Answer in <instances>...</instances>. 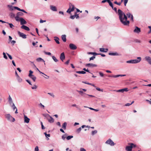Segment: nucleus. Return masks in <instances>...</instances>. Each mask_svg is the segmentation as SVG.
<instances>
[{"label":"nucleus","instance_id":"36","mask_svg":"<svg viewBox=\"0 0 151 151\" xmlns=\"http://www.w3.org/2000/svg\"><path fill=\"white\" fill-rule=\"evenodd\" d=\"M88 54L94 55H97L99 54L98 53L95 52H88Z\"/></svg>","mask_w":151,"mask_h":151},{"label":"nucleus","instance_id":"14","mask_svg":"<svg viewBox=\"0 0 151 151\" xmlns=\"http://www.w3.org/2000/svg\"><path fill=\"white\" fill-rule=\"evenodd\" d=\"M145 59L149 64L151 65V58L150 57L147 56L145 57Z\"/></svg>","mask_w":151,"mask_h":151},{"label":"nucleus","instance_id":"30","mask_svg":"<svg viewBox=\"0 0 151 151\" xmlns=\"http://www.w3.org/2000/svg\"><path fill=\"white\" fill-rule=\"evenodd\" d=\"M76 72L77 73H79V74H84L86 73V72L83 71H77Z\"/></svg>","mask_w":151,"mask_h":151},{"label":"nucleus","instance_id":"50","mask_svg":"<svg viewBox=\"0 0 151 151\" xmlns=\"http://www.w3.org/2000/svg\"><path fill=\"white\" fill-rule=\"evenodd\" d=\"M109 5L111 7L112 9H113L114 6H113V5L112 3L111 2H110L109 3Z\"/></svg>","mask_w":151,"mask_h":151},{"label":"nucleus","instance_id":"39","mask_svg":"<svg viewBox=\"0 0 151 151\" xmlns=\"http://www.w3.org/2000/svg\"><path fill=\"white\" fill-rule=\"evenodd\" d=\"M81 128L80 127L76 130V132L78 133H79L81 131Z\"/></svg>","mask_w":151,"mask_h":151},{"label":"nucleus","instance_id":"26","mask_svg":"<svg viewBox=\"0 0 151 151\" xmlns=\"http://www.w3.org/2000/svg\"><path fill=\"white\" fill-rule=\"evenodd\" d=\"M54 38H55V40L56 43L58 44H59L60 43V42L59 41V38L57 37H55Z\"/></svg>","mask_w":151,"mask_h":151},{"label":"nucleus","instance_id":"8","mask_svg":"<svg viewBox=\"0 0 151 151\" xmlns=\"http://www.w3.org/2000/svg\"><path fill=\"white\" fill-rule=\"evenodd\" d=\"M45 116H48L50 117V119L47 118L48 120V122L50 123H52L54 122V119L49 114H45Z\"/></svg>","mask_w":151,"mask_h":151},{"label":"nucleus","instance_id":"23","mask_svg":"<svg viewBox=\"0 0 151 151\" xmlns=\"http://www.w3.org/2000/svg\"><path fill=\"white\" fill-rule=\"evenodd\" d=\"M82 83H85V84H88V85H91V86H93L94 87H96V86L94 84H93L91 83H89L88 82H87L83 81H82Z\"/></svg>","mask_w":151,"mask_h":151},{"label":"nucleus","instance_id":"40","mask_svg":"<svg viewBox=\"0 0 151 151\" xmlns=\"http://www.w3.org/2000/svg\"><path fill=\"white\" fill-rule=\"evenodd\" d=\"M96 89L99 91H101V92H103V89H101L100 88H98V87H96H96H95Z\"/></svg>","mask_w":151,"mask_h":151},{"label":"nucleus","instance_id":"49","mask_svg":"<svg viewBox=\"0 0 151 151\" xmlns=\"http://www.w3.org/2000/svg\"><path fill=\"white\" fill-rule=\"evenodd\" d=\"M89 108L90 109L95 111H99V109H93V108H91V107H90Z\"/></svg>","mask_w":151,"mask_h":151},{"label":"nucleus","instance_id":"27","mask_svg":"<svg viewBox=\"0 0 151 151\" xmlns=\"http://www.w3.org/2000/svg\"><path fill=\"white\" fill-rule=\"evenodd\" d=\"M67 123L66 122H64L62 125V128L64 129H66L67 126Z\"/></svg>","mask_w":151,"mask_h":151},{"label":"nucleus","instance_id":"7","mask_svg":"<svg viewBox=\"0 0 151 151\" xmlns=\"http://www.w3.org/2000/svg\"><path fill=\"white\" fill-rule=\"evenodd\" d=\"M105 143L108 145H109L111 146H114L115 144L111 139H109L107 140L105 142Z\"/></svg>","mask_w":151,"mask_h":151},{"label":"nucleus","instance_id":"37","mask_svg":"<svg viewBox=\"0 0 151 151\" xmlns=\"http://www.w3.org/2000/svg\"><path fill=\"white\" fill-rule=\"evenodd\" d=\"M97 132V130H95L93 131H92L91 132V134L92 135H93L95 134H96Z\"/></svg>","mask_w":151,"mask_h":151},{"label":"nucleus","instance_id":"55","mask_svg":"<svg viewBox=\"0 0 151 151\" xmlns=\"http://www.w3.org/2000/svg\"><path fill=\"white\" fill-rule=\"evenodd\" d=\"M95 58V55H93L92 57H91L90 58V60H93Z\"/></svg>","mask_w":151,"mask_h":151},{"label":"nucleus","instance_id":"31","mask_svg":"<svg viewBox=\"0 0 151 151\" xmlns=\"http://www.w3.org/2000/svg\"><path fill=\"white\" fill-rule=\"evenodd\" d=\"M44 134L45 135V137L47 138V140H48L49 139V138L47 137H50V134H47L46 132H45L44 133Z\"/></svg>","mask_w":151,"mask_h":151},{"label":"nucleus","instance_id":"63","mask_svg":"<svg viewBox=\"0 0 151 151\" xmlns=\"http://www.w3.org/2000/svg\"><path fill=\"white\" fill-rule=\"evenodd\" d=\"M148 27L150 29V30L148 32V33L149 34L151 32V26H149Z\"/></svg>","mask_w":151,"mask_h":151},{"label":"nucleus","instance_id":"21","mask_svg":"<svg viewBox=\"0 0 151 151\" xmlns=\"http://www.w3.org/2000/svg\"><path fill=\"white\" fill-rule=\"evenodd\" d=\"M50 8L51 10L53 11H57L56 7L55 6L51 5L50 6Z\"/></svg>","mask_w":151,"mask_h":151},{"label":"nucleus","instance_id":"25","mask_svg":"<svg viewBox=\"0 0 151 151\" xmlns=\"http://www.w3.org/2000/svg\"><path fill=\"white\" fill-rule=\"evenodd\" d=\"M30 78H31L34 82L35 81L36 79V78L34 75H32L31 76H29Z\"/></svg>","mask_w":151,"mask_h":151},{"label":"nucleus","instance_id":"52","mask_svg":"<svg viewBox=\"0 0 151 151\" xmlns=\"http://www.w3.org/2000/svg\"><path fill=\"white\" fill-rule=\"evenodd\" d=\"M8 101H9V102L12 101V99L10 95H9V97Z\"/></svg>","mask_w":151,"mask_h":151},{"label":"nucleus","instance_id":"15","mask_svg":"<svg viewBox=\"0 0 151 151\" xmlns=\"http://www.w3.org/2000/svg\"><path fill=\"white\" fill-rule=\"evenodd\" d=\"M127 15V16L128 18H130V20L132 22L133 21V15L131 14V13L129 12L128 13L126 14Z\"/></svg>","mask_w":151,"mask_h":151},{"label":"nucleus","instance_id":"41","mask_svg":"<svg viewBox=\"0 0 151 151\" xmlns=\"http://www.w3.org/2000/svg\"><path fill=\"white\" fill-rule=\"evenodd\" d=\"M77 91L78 92L81 96L84 94V93L82 91L77 90Z\"/></svg>","mask_w":151,"mask_h":151},{"label":"nucleus","instance_id":"33","mask_svg":"<svg viewBox=\"0 0 151 151\" xmlns=\"http://www.w3.org/2000/svg\"><path fill=\"white\" fill-rule=\"evenodd\" d=\"M17 78L18 82L20 83L22 81V79L19 76L17 77Z\"/></svg>","mask_w":151,"mask_h":151},{"label":"nucleus","instance_id":"22","mask_svg":"<svg viewBox=\"0 0 151 151\" xmlns=\"http://www.w3.org/2000/svg\"><path fill=\"white\" fill-rule=\"evenodd\" d=\"M62 39L63 41L65 42L66 41V36L65 35H63L62 36Z\"/></svg>","mask_w":151,"mask_h":151},{"label":"nucleus","instance_id":"3","mask_svg":"<svg viewBox=\"0 0 151 151\" xmlns=\"http://www.w3.org/2000/svg\"><path fill=\"white\" fill-rule=\"evenodd\" d=\"M129 145L130 146H127L126 147L125 150L127 151H132V147H136V145L132 143H129Z\"/></svg>","mask_w":151,"mask_h":151},{"label":"nucleus","instance_id":"16","mask_svg":"<svg viewBox=\"0 0 151 151\" xmlns=\"http://www.w3.org/2000/svg\"><path fill=\"white\" fill-rule=\"evenodd\" d=\"M126 76V75H109L108 76V77H113L114 78H116L119 76L122 77L124 76Z\"/></svg>","mask_w":151,"mask_h":151},{"label":"nucleus","instance_id":"58","mask_svg":"<svg viewBox=\"0 0 151 151\" xmlns=\"http://www.w3.org/2000/svg\"><path fill=\"white\" fill-rule=\"evenodd\" d=\"M39 149L38 146H37L35 147V151H38Z\"/></svg>","mask_w":151,"mask_h":151},{"label":"nucleus","instance_id":"64","mask_svg":"<svg viewBox=\"0 0 151 151\" xmlns=\"http://www.w3.org/2000/svg\"><path fill=\"white\" fill-rule=\"evenodd\" d=\"M80 151H86L84 148H81L80 149Z\"/></svg>","mask_w":151,"mask_h":151},{"label":"nucleus","instance_id":"60","mask_svg":"<svg viewBox=\"0 0 151 151\" xmlns=\"http://www.w3.org/2000/svg\"><path fill=\"white\" fill-rule=\"evenodd\" d=\"M37 86L36 85H34L32 87V88L33 89H36Z\"/></svg>","mask_w":151,"mask_h":151},{"label":"nucleus","instance_id":"38","mask_svg":"<svg viewBox=\"0 0 151 151\" xmlns=\"http://www.w3.org/2000/svg\"><path fill=\"white\" fill-rule=\"evenodd\" d=\"M66 136H67L66 134H65L63 135L62 136V139L63 140H64L65 139V138H66V137H67Z\"/></svg>","mask_w":151,"mask_h":151},{"label":"nucleus","instance_id":"54","mask_svg":"<svg viewBox=\"0 0 151 151\" xmlns=\"http://www.w3.org/2000/svg\"><path fill=\"white\" fill-rule=\"evenodd\" d=\"M128 0H124V6H126V4L128 2Z\"/></svg>","mask_w":151,"mask_h":151},{"label":"nucleus","instance_id":"35","mask_svg":"<svg viewBox=\"0 0 151 151\" xmlns=\"http://www.w3.org/2000/svg\"><path fill=\"white\" fill-rule=\"evenodd\" d=\"M73 137V136L71 135L68 136L66 137V139L67 140H69L71 138H72Z\"/></svg>","mask_w":151,"mask_h":151},{"label":"nucleus","instance_id":"42","mask_svg":"<svg viewBox=\"0 0 151 151\" xmlns=\"http://www.w3.org/2000/svg\"><path fill=\"white\" fill-rule=\"evenodd\" d=\"M134 103V101H133L131 103H127L125 105V106H129L130 105L132 104H133Z\"/></svg>","mask_w":151,"mask_h":151},{"label":"nucleus","instance_id":"47","mask_svg":"<svg viewBox=\"0 0 151 151\" xmlns=\"http://www.w3.org/2000/svg\"><path fill=\"white\" fill-rule=\"evenodd\" d=\"M29 76H31L32 75V73H33V72L31 70H30L29 71Z\"/></svg>","mask_w":151,"mask_h":151},{"label":"nucleus","instance_id":"19","mask_svg":"<svg viewBox=\"0 0 151 151\" xmlns=\"http://www.w3.org/2000/svg\"><path fill=\"white\" fill-rule=\"evenodd\" d=\"M24 122L26 123H28L29 122V121L30 120L28 118L27 116L25 115H24Z\"/></svg>","mask_w":151,"mask_h":151},{"label":"nucleus","instance_id":"20","mask_svg":"<svg viewBox=\"0 0 151 151\" xmlns=\"http://www.w3.org/2000/svg\"><path fill=\"white\" fill-rule=\"evenodd\" d=\"M21 28L22 29H24L27 31H29L30 30L29 28L28 27L24 25H22V26Z\"/></svg>","mask_w":151,"mask_h":151},{"label":"nucleus","instance_id":"45","mask_svg":"<svg viewBox=\"0 0 151 151\" xmlns=\"http://www.w3.org/2000/svg\"><path fill=\"white\" fill-rule=\"evenodd\" d=\"M83 70L84 71H86V72H88V73H91V74H93V73H91V72H89V70H88V69H86L85 68H83Z\"/></svg>","mask_w":151,"mask_h":151},{"label":"nucleus","instance_id":"17","mask_svg":"<svg viewBox=\"0 0 151 151\" xmlns=\"http://www.w3.org/2000/svg\"><path fill=\"white\" fill-rule=\"evenodd\" d=\"M86 66L88 67H96L97 65L96 64H93V63H88L86 65Z\"/></svg>","mask_w":151,"mask_h":151},{"label":"nucleus","instance_id":"2","mask_svg":"<svg viewBox=\"0 0 151 151\" xmlns=\"http://www.w3.org/2000/svg\"><path fill=\"white\" fill-rule=\"evenodd\" d=\"M141 60V58L140 57H138L137 59L134 60H131L127 61V63H139Z\"/></svg>","mask_w":151,"mask_h":151},{"label":"nucleus","instance_id":"61","mask_svg":"<svg viewBox=\"0 0 151 151\" xmlns=\"http://www.w3.org/2000/svg\"><path fill=\"white\" fill-rule=\"evenodd\" d=\"M99 75H100V76H101V77H103L104 76V74L103 73H101V72H99Z\"/></svg>","mask_w":151,"mask_h":151},{"label":"nucleus","instance_id":"34","mask_svg":"<svg viewBox=\"0 0 151 151\" xmlns=\"http://www.w3.org/2000/svg\"><path fill=\"white\" fill-rule=\"evenodd\" d=\"M76 13H75L74 15L71 16L70 18L72 19H74L76 17Z\"/></svg>","mask_w":151,"mask_h":151},{"label":"nucleus","instance_id":"44","mask_svg":"<svg viewBox=\"0 0 151 151\" xmlns=\"http://www.w3.org/2000/svg\"><path fill=\"white\" fill-rule=\"evenodd\" d=\"M6 23H7L9 24V25L10 27L11 28H12V27H14V26L13 25L12 23H9L8 22H6Z\"/></svg>","mask_w":151,"mask_h":151},{"label":"nucleus","instance_id":"13","mask_svg":"<svg viewBox=\"0 0 151 151\" xmlns=\"http://www.w3.org/2000/svg\"><path fill=\"white\" fill-rule=\"evenodd\" d=\"M141 32L140 29L137 26L135 27V29L134 30V32L137 33H139Z\"/></svg>","mask_w":151,"mask_h":151},{"label":"nucleus","instance_id":"24","mask_svg":"<svg viewBox=\"0 0 151 151\" xmlns=\"http://www.w3.org/2000/svg\"><path fill=\"white\" fill-rule=\"evenodd\" d=\"M109 55H113V56L119 55L116 52H115L114 53H113V52L109 53Z\"/></svg>","mask_w":151,"mask_h":151},{"label":"nucleus","instance_id":"11","mask_svg":"<svg viewBox=\"0 0 151 151\" xmlns=\"http://www.w3.org/2000/svg\"><path fill=\"white\" fill-rule=\"evenodd\" d=\"M69 46L71 50H75L77 49L76 46L73 44H70Z\"/></svg>","mask_w":151,"mask_h":151},{"label":"nucleus","instance_id":"5","mask_svg":"<svg viewBox=\"0 0 151 151\" xmlns=\"http://www.w3.org/2000/svg\"><path fill=\"white\" fill-rule=\"evenodd\" d=\"M69 5V8L68 9L66 12L68 13H70L71 12H73L75 8L74 5L72 4L71 3H70Z\"/></svg>","mask_w":151,"mask_h":151},{"label":"nucleus","instance_id":"53","mask_svg":"<svg viewBox=\"0 0 151 151\" xmlns=\"http://www.w3.org/2000/svg\"><path fill=\"white\" fill-rule=\"evenodd\" d=\"M9 104L11 107L12 106H13V104H14L13 102V101L9 102Z\"/></svg>","mask_w":151,"mask_h":151},{"label":"nucleus","instance_id":"12","mask_svg":"<svg viewBox=\"0 0 151 151\" xmlns=\"http://www.w3.org/2000/svg\"><path fill=\"white\" fill-rule=\"evenodd\" d=\"M128 91V89L127 88H125L123 89H121L119 90L115 91H116V92H122L123 93L124 91L127 92Z\"/></svg>","mask_w":151,"mask_h":151},{"label":"nucleus","instance_id":"43","mask_svg":"<svg viewBox=\"0 0 151 151\" xmlns=\"http://www.w3.org/2000/svg\"><path fill=\"white\" fill-rule=\"evenodd\" d=\"M37 61H38V62H39V61H41V60H42V61H44V60L42 59L41 58H38L37 59Z\"/></svg>","mask_w":151,"mask_h":151},{"label":"nucleus","instance_id":"1","mask_svg":"<svg viewBox=\"0 0 151 151\" xmlns=\"http://www.w3.org/2000/svg\"><path fill=\"white\" fill-rule=\"evenodd\" d=\"M117 14L119 16V19L122 24L124 25H128L129 21L127 20V17L125 13L120 9H118Z\"/></svg>","mask_w":151,"mask_h":151},{"label":"nucleus","instance_id":"59","mask_svg":"<svg viewBox=\"0 0 151 151\" xmlns=\"http://www.w3.org/2000/svg\"><path fill=\"white\" fill-rule=\"evenodd\" d=\"M87 95L88 94H87L85 93H84V94L82 95V96H83V97H86V98H87V96H88Z\"/></svg>","mask_w":151,"mask_h":151},{"label":"nucleus","instance_id":"32","mask_svg":"<svg viewBox=\"0 0 151 151\" xmlns=\"http://www.w3.org/2000/svg\"><path fill=\"white\" fill-rule=\"evenodd\" d=\"M52 59L55 62H57L58 61V60L56 58L55 56H52Z\"/></svg>","mask_w":151,"mask_h":151},{"label":"nucleus","instance_id":"46","mask_svg":"<svg viewBox=\"0 0 151 151\" xmlns=\"http://www.w3.org/2000/svg\"><path fill=\"white\" fill-rule=\"evenodd\" d=\"M99 50L101 52H105V49L104 48H100L99 49Z\"/></svg>","mask_w":151,"mask_h":151},{"label":"nucleus","instance_id":"28","mask_svg":"<svg viewBox=\"0 0 151 151\" xmlns=\"http://www.w3.org/2000/svg\"><path fill=\"white\" fill-rule=\"evenodd\" d=\"M7 6L9 8L10 10H13L14 9L15 6H13L12 5H7Z\"/></svg>","mask_w":151,"mask_h":151},{"label":"nucleus","instance_id":"29","mask_svg":"<svg viewBox=\"0 0 151 151\" xmlns=\"http://www.w3.org/2000/svg\"><path fill=\"white\" fill-rule=\"evenodd\" d=\"M10 17L12 18H13L15 17V14L13 13H11L9 14Z\"/></svg>","mask_w":151,"mask_h":151},{"label":"nucleus","instance_id":"62","mask_svg":"<svg viewBox=\"0 0 151 151\" xmlns=\"http://www.w3.org/2000/svg\"><path fill=\"white\" fill-rule=\"evenodd\" d=\"M26 81H27L28 83L29 84H30V85H32V84H31V82H30L29 80H26Z\"/></svg>","mask_w":151,"mask_h":151},{"label":"nucleus","instance_id":"57","mask_svg":"<svg viewBox=\"0 0 151 151\" xmlns=\"http://www.w3.org/2000/svg\"><path fill=\"white\" fill-rule=\"evenodd\" d=\"M44 52L45 53L46 55H51V53L50 52Z\"/></svg>","mask_w":151,"mask_h":151},{"label":"nucleus","instance_id":"4","mask_svg":"<svg viewBox=\"0 0 151 151\" xmlns=\"http://www.w3.org/2000/svg\"><path fill=\"white\" fill-rule=\"evenodd\" d=\"M5 116L9 121L12 122H14L15 121V119L13 117L9 114H6L5 115Z\"/></svg>","mask_w":151,"mask_h":151},{"label":"nucleus","instance_id":"10","mask_svg":"<svg viewBox=\"0 0 151 151\" xmlns=\"http://www.w3.org/2000/svg\"><path fill=\"white\" fill-rule=\"evenodd\" d=\"M18 33L19 37H22L24 39H26V35L23 33L19 31H18Z\"/></svg>","mask_w":151,"mask_h":151},{"label":"nucleus","instance_id":"56","mask_svg":"<svg viewBox=\"0 0 151 151\" xmlns=\"http://www.w3.org/2000/svg\"><path fill=\"white\" fill-rule=\"evenodd\" d=\"M7 54L8 55V57H9V59H11V60L12 59V56L10 55L8 53H7Z\"/></svg>","mask_w":151,"mask_h":151},{"label":"nucleus","instance_id":"6","mask_svg":"<svg viewBox=\"0 0 151 151\" xmlns=\"http://www.w3.org/2000/svg\"><path fill=\"white\" fill-rule=\"evenodd\" d=\"M23 15V13L21 12H19L17 14V16L15 17L16 20L18 22L19 21V19H20L19 16H22Z\"/></svg>","mask_w":151,"mask_h":151},{"label":"nucleus","instance_id":"9","mask_svg":"<svg viewBox=\"0 0 151 151\" xmlns=\"http://www.w3.org/2000/svg\"><path fill=\"white\" fill-rule=\"evenodd\" d=\"M19 21H20V24L21 25L25 24H27V22L22 17H20L19 19Z\"/></svg>","mask_w":151,"mask_h":151},{"label":"nucleus","instance_id":"48","mask_svg":"<svg viewBox=\"0 0 151 151\" xmlns=\"http://www.w3.org/2000/svg\"><path fill=\"white\" fill-rule=\"evenodd\" d=\"M3 56H4V58H5V59H7V56H6V53L4 52H3Z\"/></svg>","mask_w":151,"mask_h":151},{"label":"nucleus","instance_id":"51","mask_svg":"<svg viewBox=\"0 0 151 151\" xmlns=\"http://www.w3.org/2000/svg\"><path fill=\"white\" fill-rule=\"evenodd\" d=\"M13 106H12V107L13 110L14 111L15 109H16L17 108L15 106L14 104H13Z\"/></svg>","mask_w":151,"mask_h":151},{"label":"nucleus","instance_id":"18","mask_svg":"<svg viewBox=\"0 0 151 151\" xmlns=\"http://www.w3.org/2000/svg\"><path fill=\"white\" fill-rule=\"evenodd\" d=\"M65 57L64 52H63L60 55V58L61 60L63 61V60L65 59Z\"/></svg>","mask_w":151,"mask_h":151}]
</instances>
